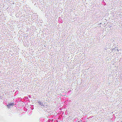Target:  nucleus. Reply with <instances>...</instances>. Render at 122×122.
Listing matches in <instances>:
<instances>
[{"label":"nucleus","mask_w":122,"mask_h":122,"mask_svg":"<svg viewBox=\"0 0 122 122\" xmlns=\"http://www.w3.org/2000/svg\"><path fill=\"white\" fill-rule=\"evenodd\" d=\"M14 105L13 104V103L10 104L8 105H7V107L8 108H9L10 107V106H13Z\"/></svg>","instance_id":"obj_1"},{"label":"nucleus","mask_w":122,"mask_h":122,"mask_svg":"<svg viewBox=\"0 0 122 122\" xmlns=\"http://www.w3.org/2000/svg\"><path fill=\"white\" fill-rule=\"evenodd\" d=\"M38 103L40 105H41V102L40 101H38Z\"/></svg>","instance_id":"obj_2"}]
</instances>
